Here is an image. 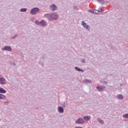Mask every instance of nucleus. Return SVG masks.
<instances>
[{
    "label": "nucleus",
    "mask_w": 128,
    "mask_h": 128,
    "mask_svg": "<svg viewBox=\"0 0 128 128\" xmlns=\"http://www.w3.org/2000/svg\"><path fill=\"white\" fill-rule=\"evenodd\" d=\"M97 2L101 4H104V0H97Z\"/></svg>",
    "instance_id": "a211bd4d"
},
{
    "label": "nucleus",
    "mask_w": 128,
    "mask_h": 128,
    "mask_svg": "<svg viewBox=\"0 0 128 128\" xmlns=\"http://www.w3.org/2000/svg\"><path fill=\"white\" fill-rule=\"evenodd\" d=\"M40 24L42 26H46V21L44 20H42L40 23Z\"/></svg>",
    "instance_id": "4468645a"
},
{
    "label": "nucleus",
    "mask_w": 128,
    "mask_h": 128,
    "mask_svg": "<svg viewBox=\"0 0 128 128\" xmlns=\"http://www.w3.org/2000/svg\"><path fill=\"white\" fill-rule=\"evenodd\" d=\"M58 112H64V108H62L59 106L58 108Z\"/></svg>",
    "instance_id": "dca6fc26"
},
{
    "label": "nucleus",
    "mask_w": 128,
    "mask_h": 128,
    "mask_svg": "<svg viewBox=\"0 0 128 128\" xmlns=\"http://www.w3.org/2000/svg\"><path fill=\"white\" fill-rule=\"evenodd\" d=\"M103 84H108V82L104 81L102 82Z\"/></svg>",
    "instance_id": "393cba45"
},
{
    "label": "nucleus",
    "mask_w": 128,
    "mask_h": 128,
    "mask_svg": "<svg viewBox=\"0 0 128 128\" xmlns=\"http://www.w3.org/2000/svg\"><path fill=\"white\" fill-rule=\"evenodd\" d=\"M96 88L98 92H104V90H105L106 88V86H96Z\"/></svg>",
    "instance_id": "39448f33"
},
{
    "label": "nucleus",
    "mask_w": 128,
    "mask_h": 128,
    "mask_svg": "<svg viewBox=\"0 0 128 128\" xmlns=\"http://www.w3.org/2000/svg\"><path fill=\"white\" fill-rule=\"evenodd\" d=\"M84 120H86L87 122H88V120H90V116H84L83 118Z\"/></svg>",
    "instance_id": "9d476101"
},
{
    "label": "nucleus",
    "mask_w": 128,
    "mask_h": 128,
    "mask_svg": "<svg viewBox=\"0 0 128 128\" xmlns=\"http://www.w3.org/2000/svg\"><path fill=\"white\" fill-rule=\"evenodd\" d=\"M97 120L98 122H99L100 124H104V120H102V118H98Z\"/></svg>",
    "instance_id": "2eb2a0df"
},
{
    "label": "nucleus",
    "mask_w": 128,
    "mask_h": 128,
    "mask_svg": "<svg viewBox=\"0 0 128 128\" xmlns=\"http://www.w3.org/2000/svg\"><path fill=\"white\" fill-rule=\"evenodd\" d=\"M20 12H26V8H22L20 9Z\"/></svg>",
    "instance_id": "aec40b11"
},
{
    "label": "nucleus",
    "mask_w": 128,
    "mask_h": 128,
    "mask_svg": "<svg viewBox=\"0 0 128 128\" xmlns=\"http://www.w3.org/2000/svg\"><path fill=\"white\" fill-rule=\"evenodd\" d=\"M116 96H117V98H118V100H122L124 98V96L120 94H118Z\"/></svg>",
    "instance_id": "ddd939ff"
},
{
    "label": "nucleus",
    "mask_w": 128,
    "mask_h": 128,
    "mask_svg": "<svg viewBox=\"0 0 128 128\" xmlns=\"http://www.w3.org/2000/svg\"><path fill=\"white\" fill-rule=\"evenodd\" d=\"M0 92H1L2 94H6V91L4 90V88H0Z\"/></svg>",
    "instance_id": "f3484780"
},
{
    "label": "nucleus",
    "mask_w": 128,
    "mask_h": 128,
    "mask_svg": "<svg viewBox=\"0 0 128 128\" xmlns=\"http://www.w3.org/2000/svg\"><path fill=\"white\" fill-rule=\"evenodd\" d=\"M35 24H36L40 25V22L38 20H36Z\"/></svg>",
    "instance_id": "4be33fe9"
},
{
    "label": "nucleus",
    "mask_w": 128,
    "mask_h": 128,
    "mask_svg": "<svg viewBox=\"0 0 128 128\" xmlns=\"http://www.w3.org/2000/svg\"><path fill=\"white\" fill-rule=\"evenodd\" d=\"M83 82L84 84H92V81H91V80H88V79H85L84 80H83Z\"/></svg>",
    "instance_id": "1a4fd4ad"
},
{
    "label": "nucleus",
    "mask_w": 128,
    "mask_h": 128,
    "mask_svg": "<svg viewBox=\"0 0 128 128\" xmlns=\"http://www.w3.org/2000/svg\"><path fill=\"white\" fill-rule=\"evenodd\" d=\"M3 98H6V96L4 94H0V100H2Z\"/></svg>",
    "instance_id": "6ab92c4d"
},
{
    "label": "nucleus",
    "mask_w": 128,
    "mask_h": 128,
    "mask_svg": "<svg viewBox=\"0 0 128 128\" xmlns=\"http://www.w3.org/2000/svg\"><path fill=\"white\" fill-rule=\"evenodd\" d=\"M100 12H102V8H100L98 10H94V14H100Z\"/></svg>",
    "instance_id": "9b49d317"
},
{
    "label": "nucleus",
    "mask_w": 128,
    "mask_h": 128,
    "mask_svg": "<svg viewBox=\"0 0 128 128\" xmlns=\"http://www.w3.org/2000/svg\"><path fill=\"white\" fill-rule=\"evenodd\" d=\"M3 50H8V52H12V48L8 46H6L4 48H2Z\"/></svg>",
    "instance_id": "6e6552de"
},
{
    "label": "nucleus",
    "mask_w": 128,
    "mask_h": 128,
    "mask_svg": "<svg viewBox=\"0 0 128 128\" xmlns=\"http://www.w3.org/2000/svg\"><path fill=\"white\" fill-rule=\"evenodd\" d=\"M88 12H92V13L94 14V10H88Z\"/></svg>",
    "instance_id": "5701e85b"
},
{
    "label": "nucleus",
    "mask_w": 128,
    "mask_h": 128,
    "mask_svg": "<svg viewBox=\"0 0 128 128\" xmlns=\"http://www.w3.org/2000/svg\"><path fill=\"white\" fill-rule=\"evenodd\" d=\"M75 124H84V120L82 118H79L75 122Z\"/></svg>",
    "instance_id": "7ed1b4c3"
},
{
    "label": "nucleus",
    "mask_w": 128,
    "mask_h": 128,
    "mask_svg": "<svg viewBox=\"0 0 128 128\" xmlns=\"http://www.w3.org/2000/svg\"><path fill=\"white\" fill-rule=\"evenodd\" d=\"M6 79L4 78H0V84H6Z\"/></svg>",
    "instance_id": "0eeeda50"
},
{
    "label": "nucleus",
    "mask_w": 128,
    "mask_h": 128,
    "mask_svg": "<svg viewBox=\"0 0 128 128\" xmlns=\"http://www.w3.org/2000/svg\"><path fill=\"white\" fill-rule=\"evenodd\" d=\"M82 62L83 64L86 63V59L82 58Z\"/></svg>",
    "instance_id": "b1692460"
},
{
    "label": "nucleus",
    "mask_w": 128,
    "mask_h": 128,
    "mask_svg": "<svg viewBox=\"0 0 128 128\" xmlns=\"http://www.w3.org/2000/svg\"><path fill=\"white\" fill-rule=\"evenodd\" d=\"M123 118H128V114H124L122 116Z\"/></svg>",
    "instance_id": "412c9836"
},
{
    "label": "nucleus",
    "mask_w": 128,
    "mask_h": 128,
    "mask_svg": "<svg viewBox=\"0 0 128 128\" xmlns=\"http://www.w3.org/2000/svg\"><path fill=\"white\" fill-rule=\"evenodd\" d=\"M38 12H40V9L38 8H34L31 10L30 14H36Z\"/></svg>",
    "instance_id": "20e7f679"
},
{
    "label": "nucleus",
    "mask_w": 128,
    "mask_h": 128,
    "mask_svg": "<svg viewBox=\"0 0 128 128\" xmlns=\"http://www.w3.org/2000/svg\"><path fill=\"white\" fill-rule=\"evenodd\" d=\"M75 70H77V72H84V70H83L82 68H78V66H75Z\"/></svg>",
    "instance_id": "f8f14e48"
},
{
    "label": "nucleus",
    "mask_w": 128,
    "mask_h": 128,
    "mask_svg": "<svg viewBox=\"0 0 128 128\" xmlns=\"http://www.w3.org/2000/svg\"><path fill=\"white\" fill-rule=\"evenodd\" d=\"M50 8L51 10H52V12H54V10H56V8H58L55 4H52L50 6Z\"/></svg>",
    "instance_id": "423d86ee"
},
{
    "label": "nucleus",
    "mask_w": 128,
    "mask_h": 128,
    "mask_svg": "<svg viewBox=\"0 0 128 128\" xmlns=\"http://www.w3.org/2000/svg\"><path fill=\"white\" fill-rule=\"evenodd\" d=\"M46 16H47L48 20H58V15L56 13H52L50 14H46Z\"/></svg>",
    "instance_id": "f257e3e1"
},
{
    "label": "nucleus",
    "mask_w": 128,
    "mask_h": 128,
    "mask_svg": "<svg viewBox=\"0 0 128 128\" xmlns=\"http://www.w3.org/2000/svg\"><path fill=\"white\" fill-rule=\"evenodd\" d=\"M82 26L84 28H86L88 30H90V25L86 24V23L84 21L82 22Z\"/></svg>",
    "instance_id": "f03ea898"
}]
</instances>
